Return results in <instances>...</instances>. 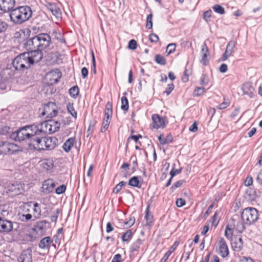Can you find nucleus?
<instances>
[{"instance_id":"obj_1","label":"nucleus","mask_w":262,"mask_h":262,"mask_svg":"<svg viewBox=\"0 0 262 262\" xmlns=\"http://www.w3.org/2000/svg\"><path fill=\"white\" fill-rule=\"evenodd\" d=\"M29 32L30 31L28 29L27 30V34L22 30L17 32V49H34L36 51L35 54L37 55V56L39 55L42 58L43 56V52L47 53L54 50L53 42L48 33H40L28 39Z\"/></svg>"},{"instance_id":"obj_2","label":"nucleus","mask_w":262,"mask_h":262,"mask_svg":"<svg viewBox=\"0 0 262 262\" xmlns=\"http://www.w3.org/2000/svg\"><path fill=\"white\" fill-rule=\"evenodd\" d=\"M37 132L38 127L35 124L20 127L17 129V141L29 140L31 142L33 137L37 136Z\"/></svg>"},{"instance_id":"obj_3","label":"nucleus","mask_w":262,"mask_h":262,"mask_svg":"<svg viewBox=\"0 0 262 262\" xmlns=\"http://www.w3.org/2000/svg\"><path fill=\"white\" fill-rule=\"evenodd\" d=\"M26 51L22 53H19L17 55V63L19 62H25L26 64L30 67L31 65L35 63L39 62L42 58L40 56L37 55L35 54V51L34 49L27 50L25 49Z\"/></svg>"},{"instance_id":"obj_4","label":"nucleus","mask_w":262,"mask_h":262,"mask_svg":"<svg viewBox=\"0 0 262 262\" xmlns=\"http://www.w3.org/2000/svg\"><path fill=\"white\" fill-rule=\"evenodd\" d=\"M15 3V0H0V10L5 12L10 11V20L14 24H16V8H13Z\"/></svg>"},{"instance_id":"obj_5","label":"nucleus","mask_w":262,"mask_h":262,"mask_svg":"<svg viewBox=\"0 0 262 262\" xmlns=\"http://www.w3.org/2000/svg\"><path fill=\"white\" fill-rule=\"evenodd\" d=\"M241 217L245 224L251 225L257 220L258 218V211L254 208L247 207L243 210Z\"/></svg>"},{"instance_id":"obj_6","label":"nucleus","mask_w":262,"mask_h":262,"mask_svg":"<svg viewBox=\"0 0 262 262\" xmlns=\"http://www.w3.org/2000/svg\"><path fill=\"white\" fill-rule=\"evenodd\" d=\"M17 24L26 21L32 15L31 9L28 6H17Z\"/></svg>"},{"instance_id":"obj_7","label":"nucleus","mask_w":262,"mask_h":262,"mask_svg":"<svg viewBox=\"0 0 262 262\" xmlns=\"http://www.w3.org/2000/svg\"><path fill=\"white\" fill-rule=\"evenodd\" d=\"M57 113V106L56 103L53 102H49L44 105L41 115H46L47 118H52L55 117Z\"/></svg>"},{"instance_id":"obj_8","label":"nucleus","mask_w":262,"mask_h":262,"mask_svg":"<svg viewBox=\"0 0 262 262\" xmlns=\"http://www.w3.org/2000/svg\"><path fill=\"white\" fill-rule=\"evenodd\" d=\"M216 251L223 258L227 257L229 255V248L226 242L223 237L219 238Z\"/></svg>"},{"instance_id":"obj_9","label":"nucleus","mask_w":262,"mask_h":262,"mask_svg":"<svg viewBox=\"0 0 262 262\" xmlns=\"http://www.w3.org/2000/svg\"><path fill=\"white\" fill-rule=\"evenodd\" d=\"M28 144L31 149H34L38 151L46 149L44 146V138L41 136H36L33 137L32 141Z\"/></svg>"},{"instance_id":"obj_10","label":"nucleus","mask_w":262,"mask_h":262,"mask_svg":"<svg viewBox=\"0 0 262 262\" xmlns=\"http://www.w3.org/2000/svg\"><path fill=\"white\" fill-rule=\"evenodd\" d=\"M152 128L158 129L159 128H164L166 125V119L165 117H162L159 115L155 114L152 115Z\"/></svg>"},{"instance_id":"obj_11","label":"nucleus","mask_w":262,"mask_h":262,"mask_svg":"<svg viewBox=\"0 0 262 262\" xmlns=\"http://www.w3.org/2000/svg\"><path fill=\"white\" fill-rule=\"evenodd\" d=\"M61 76V72L59 69H56L55 71L50 72L47 74V77L49 80V84L53 85L57 83Z\"/></svg>"},{"instance_id":"obj_12","label":"nucleus","mask_w":262,"mask_h":262,"mask_svg":"<svg viewBox=\"0 0 262 262\" xmlns=\"http://www.w3.org/2000/svg\"><path fill=\"white\" fill-rule=\"evenodd\" d=\"M52 125H51V124L49 123V120L42 122L40 124V128H38L37 136L44 135L46 134H53V130H52Z\"/></svg>"},{"instance_id":"obj_13","label":"nucleus","mask_w":262,"mask_h":262,"mask_svg":"<svg viewBox=\"0 0 262 262\" xmlns=\"http://www.w3.org/2000/svg\"><path fill=\"white\" fill-rule=\"evenodd\" d=\"M112 104L110 102H107L105 108L104 118L103 121V124H106L110 125L111 120L112 116Z\"/></svg>"},{"instance_id":"obj_14","label":"nucleus","mask_w":262,"mask_h":262,"mask_svg":"<svg viewBox=\"0 0 262 262\" xmlns=\"http://www.w3.org/2000/svg\"><path fill=\"white\" fill-rule=\"evenodd\" d=\"M55 187V183L53 179H48L44 181L42 184V191L45 193H49L53 191Z\"/></svg>"},{"instance_id":"obj_15","label":"nucleus","mask_w":262,"mask_h":262,"mask_svg":"<svg viewBox=\"0 0 262 262\" xmlns=\"http://www.w3.org/2000/svg\"><path fill=\"white\" fill-rule=\"evenodd\" d=\"M16 151V144L5 142L0 154H12Z\"/></svg>"},{"instance_id":"obj_16","label":"nucleus","mask_w":262,"mask_h":262,"mask_svg":"<svg viewBox=\"0 0 262 262\" xmlns=\"http://www.w3.org/2000/svg\"><path fill=\"white\" fill-rule=\"evenodd\" d=\"M257 196L258 195L256 190L254 188L251 187L248 188L245 190V193L244 194L245 199L247 201L250 202L255 201Z\"/></svg>"},{"instance_id":"obj_17","label":"nucleus","mask_w":262,"mask_h":262,"mask_svg":"<svg viewBox=\"0 0 262 262\" xmlns=\"http://www.w3.org/2000/svg\"><path fill=\"white\" fill-rule=\"evenodd\" d=\"M46 7L57 18H61V10L55 3H48Z\"/></svg>"},{"instance_id":"obj_18","label":"nucleus","mask_w":262,"mask_h":262,"mask_svg":"<svg viewBox=\"0 0 262 262\" xmlns=\"http://www.w3.org/2000/svg\"><path fill=\"white\" fill-rule=\"evenodd\" d=\"M44 146L47 150L54 149L57 146V140L54 137L44 138Z\"/></svg>"},{"instance_id":"obj_19","label":"nucleus","mask_w":262,"mask_h":262,"mask_svg":"<svg viewBox=\"0 0 262 262\" xmlns=\"http://www.w3.org/2000/svg\"><path fill=\"white\" fill-rule=\"evenodd\" d=\"M13 228L12 223L11 222L3 220L0 217V232H9Z\"/></svg>"},{"instance_id":"obj_20","label":"nucleus","mask_w":262,"mask_h":262,"mask_svg":"<svg viewBox=\"0 0 262 262\" xmlns=\"http://www.w3.org/2000/svg\"><path fill=\"white\" fill-rule=\"evenodd\" d=\"M40 166L42 169L47 171H51L54 167V162L52 159H45L40 161Z\"/></svg>"},{"instance_id":"obj_21","label":"nucleus","mask_w":262,"mask_h":262,"mask_svg":"<svg viewBox=\"0 0 262 262\" xmlns=\"http://www.w3.org/2000/svg\"><path fill=\"white\" fill-rule=\"evenodd\" d=\"M231 247L233 250L236 252L240 251L243 247V242L242 238L241 237H236L234 240H232Z\"/></svg>"},{"instance_id":"obj_22","label":"nucleus","mask_w":262,"mask_h":262,"mask_svg":"<svg viewBox=\"0 0 262 262\" xmlns=\"http://www.w3.org/2000/svg\"><path fill=\"white\" fill-rule=\"evenodd\" d=\"M17 261L18 262H32L31 253L28 251H24L17 258Z\"/></svg>"},{"instance_id":"obj_23","label":"nucleus","mask_w":262,"mask_h":262,"mask_svg":"<svg viewBox=\"0 0 262 262\" xmlns=\"http://www.w3.org/2000/svg\"><path fill=\"white\" fill-rule=\"evenodd\" d=\"M32 202H28L26 203L19 202L17 203V207L19 208V212L22 211L27 213L30 211V209L32 207Z\"/></svg>"},{"instance_id":"obj_24","label":"nucleus","mask_w":262,"mask_h":262,"mask_svg":"<svg viewBox=\"0 0 262 262\" xmlns=\"http://www.w3.org/2000/svg\"><path fill=\"white\" fill-rule=\"evenodd\" d=\"M51 243V238L50 236H47L41 239L38 244V247L41 249H50V245Z\"/></svg>"},{"instance_id":"obj_25","label":"nucleus","mask_w":262,"mask_h":262,"mask_svg":"<svg viewBox=\"0 0 262 262\" xmlns=\"http://www.w3.org/2000/svg\"><path fill=\"white\" fill-rule=\"evenodd\" d=\"M75 138L71 137L68 139L63 144L62 148L63 150L68 152L70 151L72 147L73 146L74 142H75Z\"/></svg>"},{"instance_id":"obj_26","label":"nucleus","mask_w":262,"mask_h":262,"mask_svg":"<svg viewBox=\"0 0 262 262\" xmlns=\"http://www.w3.org/2000/svg\"><path fill=\"white\" fill-rule=\"evenodd\" d=\"M128 184L130 186L137 187L138 188H141L142 186V183L140 182L138 176H134L132 177L129 180Z\"/></svg>"},{"instance_id":"obj_27","label":"nucleus","mask_w":262,"mask_h":262,"mask_svg":"<svg viewBox=\"0 0 262 262\" xmlns=\"http://www.w3.org/2000/svg\"><path fill=\"white\" fill-rule=\"evenodd\" d=\"M49 223L45 220L38 222L35 226V230L37 231H45L47 228V224Z\"/></svg>"},{"instance_id":"obj_28","label":"nucleus","mask_w":262,"mask_h":262,"mask_svg":"<svg viewBox=\"0 0 262 262\" xmlns=\"http://www.w3.org/2000/svg\"><path fill=\"white\" fill-rule=\"evenodd\" d=\"M142 241L141 239H138L130 246V252L132 254H135V252L138 251L140 246L142 244Z\"/></svg>"},{"instance_id":"obj_29","label":"nucleus","mask_w":262,"mask_h":262,"mask_svg":"<svg viewBox=\"0 0 262 262\" xmlns=\"http://www.w3.org/2000/svg\"><path fill=\"white\" fill-rule=\"evenodd\" d=\"M53 35H54V39L58 40L62 43H66V41L64 38L63 35L59 32L57 31L56 30H54L53 31Z\"/></svg>"},{"instance_id":"obj_30","label":"nucleus","mask_w":262,"mask_h":262,"mask_svg":"<svg viewBox=\"0 0 262 262\" xmlns=\"http://www.w3.org/2000/svg\"><path fill=\"white\" fill-rule=\"evenodd\" d=\"M32 215L30 213L26 214L21 213V212H19L17 214V220H20L22 222H27L31 220Z\"/></svg>"},{"instance_id":"obj_31","label":"nucleus","mask_w":262,"mask_h":262,"mask_svg":"<svg viewBox=\"0 0 262 262\" xmlns=\"http://www.w3.org/2000/svg\"><path fill=\"white\" fill-rule=\"evenodd\" d=\"M33 214L35 218H38L41 215V208L37 203H33Z\"/></svg>"},{"instance_id":"obj_32","label":"nucleus","mask_w":262,"mask_h":262,"mask_svg":"<svg viewBox=\"0 0 262 262\" xmlns=\"http://www.w3.org/2000/svg\"><path fill=\"white\" fill-rule=\"evenodd\" d=\"M145 218L146 220V225L151 226L153 223V215L149 212L148 207L145 210Z\"/></svg>"},{"instance_id":"obj_33","label":"nucleus","mask_w":262,"mask_h":262,"mask_svg":"<svg viewBox=\"0 0 262 262\" xmlns=\"http://www.w3.org/2000/svg\"><path fill=\"white\" fill-rule=\"evenodd\" d=\"M121 109L125 112H127L129 108L128 101L126 96H123L121 98Z\"/></svg>"},{"instance_id":"obj_34","label":"nucleus","mask_w":262,"mask_h":262,"mask_svg":"<svg viewBox=\"0 0 262 262\" xmlns=\"http://www.w3.org/2000/svg\"><path fill=\"white\" fill-rule=\"evenodd\" d=\"M79 88L77 85L74 86L70 89L69 94L74 98H76L79 94Z\"/></svg>"},{"instance_id":"obj_35","label":"nucleus","mask_w":262,"mask_h":262,"mask_svg":"<svg viewBox=\"0 0 262 262\" xmlns=\"http://www.w3.org/2000/svg\"><path fill=\"white\" fill-rule=\"evenodd\" d=\"M245 224V222H243V220L242 221L238 222L237 223V224L235 226V228L237 232L242 233L245 231L246 229Z\"/></svg>"},{"instance_id":"obj_36","label":"nucleus","mask_w":262,"mask_h":262,"mask_svg":"<svg viewBox=\"0 0 262 262\" xmlns=\"http://www.w3.org/2000/svg\"><path fill=\"white\" fill-rule=\"evenodd\" d=\"M67 110H68V112L74 118H77V112L75 110V108L74 107V106H73V103H70L69 102L68 104H67Z\"/></svg>"},{"instance_id":"obj_37","label":"nucleus","mask_w":262,"mask_h":262,"mask_svg":"<svg viewBox=\"0 0 262 262\" xmlns=\"http://www.w3.org/2000/svg\"><path fill=\"white\" fill-rule=\"evenodd\" d=\"M133 232L131 230H127L122 236L123 242H128L132 238Z\"/></svg>"},{"instance_id":"obj_38","label":"nucleus","mask_w":262,"mask_h":262,"mask_svg":"<svg viewBox=\"0 0 262 262\" xmlns=\"http://www.w3.org/2000/svg\"><path fill=\"white\" fill-rule=\"evenodd\" d=\"M155 61L162 66H164L166 64V61L165 58L160 54H157L155 56Z\"/></svg>"},{"instance_id":"obj_39","label":"nucleus","mask_w":262,"mask_h":262,"mask_svg":"<svg viewBox=\"0 0 262 262\" xmlns=\"http://www.w3.org/2000/svg\"><path fill=\"white\" fill-rule=\"evenodd\" d=\"M49 123L52 125V130H53V133L57 132L60 128V124L58 121H55L53 120H49Z\"/></svg>"},{"instance_id":"obj_40","label":"nucleus","mask_w":262,"mask_h":262,"mask_svg":"<svg viewBox=\"0 0 262 262\" xmlns=\"http://www.w3.org/2000/svg\"><path fill=\"white\" fill-rule=\"evenodd\" d=\"M21 237V235L20 234L17 235V241L21 240L23 241L33 242L34 240V237L30 234H26L22 239L20 238Z\"/></svg>"},{"instance_id":"obj_41","label":"nucleus","mask_w":262,"mask_h":262,"mask_svg":"<svg viewBox=\"0 0 262 262\" xmlns=\"http://www.w3.org/2000/svg\"><path fill=\"white\" fill-rule=\"evenodd\" d=\"M233 228L230 227L229 225H227L226 227L225 231V236L228 239H230L232 238L233 235Z\"/></svg>"},{"instance_id":"obj_42","label":"nucleus","mask_w":262,"mask_h":262,"mask_svg":"<svg viewBox=\"0 0 262 262\" xmlns=\"http://www.w3.org/2000/svg\"><path fill=\"white\" fill-rule=\"evenodd\" d=\"M212 9L216 13L220 14H224L225 13L224 7L218 4L213 6Z\"/></svg>"},{"instance_id":"obj_43","label":"nucleus","mask_w":262,"mask_h":262,"mask_svg":"<svg viewBox=\"0 0 262 262\" xmlns=\"http://www.w3.org/2000/svg\"><path fill=\"white\" fill-rule=\"evenodd\" d=\"M235 47V42L234 41H230L226 46V50L228 52L232 53L234 52V49Z\"/></svg>"},{"instance_id":"obj_44","label":"nucleus","mask_w":262,"mask_h":262,"mask_svg":"<svg viewBox=\"0 0 262 262\" xmlns=\"http://www.w3.org/2000/svg\"><path fill=\"white\" fill-rule=\"evenodd\" d=\"M185 182V181L184 180H180L178 181L171 186L170 187V190L171 192H173L176 189L181 187Z\"/></svg>"},{"instance_id":"obj_45","label":"nucleus","mask_w":262,"mask_h":262,"mask_svg":"<svg viewBox=\"0 0 262 262\" xmlns=\"http://www.w3.org/2000/svg\"><path fill=\"white\" fill-rule=\"evenodd\" d=\"M176 45L175 43H169L167 46V47L166 48V52L167 53V55H169L170 54L173 53L176 50Z\"/></svg>"},{"instance_id":"obj_46","label":"nucleus","mask_w":262,"mask_h":262,"mask_svg":"<svg viewBox=\"0 0 262 262\" xmlns=\"http://www.w3.org/2000/svg\"><path fill=\"white\" fill-rule=\"evenodd\" d=\"M230 105V101L228 99H225L222 103L219 104L216 107L219 110H223L227 108Z\"/></svg>"},{"instance_id":"obj_47","label":"nucleus","mask_w":262,"mask_h":262,"mask_svg":"<svg viewBox=\"0 0 262 262\" xmlns=\"http://www.w3.org/2000/svg\"><path fill=\"white\" fill-rule=\"evenodd\" d=\"M152 14L151 13L147 15L146 18V28L148 29H150L152 27Z\"/></svg>"},{"instance_id":"obj_48","label":"nucleus","mask_w":262,"mask_h":262,"mask_svg":"<svg viewBox=\"0 0 262 262\" xmlns=\"http://www.w3.org/2000/svg\"><path fill=\"white\" fill-rule=\"evenodd\" d=\"M135 217H134V216L130 217L128 221L124 222V227L126 228H130L135 224Z\"/></svg>"},{"instance_id":"obj_49","label":"nucleus","mask_w":262,"mask_h":262,"mask_svg":"<svg viewBox=\"0 0 262 262\" xmlns=\"http://www.w3.org/2000/svg\"><path fill=\"white\" fill-rule=\"evenodd\" d=\"M205 91V89L203 87H196L194 91V96H200Z\"/></svg>"},{"instance_id":"obj_50","label":"nucleus","mask_w":262,"mask_h":262,"mask_svg":"<svg viewBox=\"0 0 262 262\" xmlns=\"http://www.w3.org/2000/svg\"><path fill=\"white\" fill-rule=\"evenodd\" d=\"M208 82L209 78L208 76L205 74H202L200 78V84L206 85L208 84Z\"/></svg>"},{"instance_id":"obj_51","label":"nucleus","mask_w":262,"mask_h":262,"mask_svg":"<svg viewBox=\"0 0 262 262\" xmlns=\"http://www.w3.org/2000/svg\"><path fill=\"white\" fill-rule=\"evenodd\" d=\"M137 46L138 44L137 41L134 39H131L128 42V48L129 49L134 50L137 49Z\"/></svg>"},{"instance_id":"obj_52","label":"nucleus","mask_w":262,"mask_h":262,"mask_svg":"<svg viewBox=\"0 0 262 262\" xmlns=\"http://www.w3.org/2000/svg\"><path fill=\"white\" fill-rule=\"evenodd\" d=\"M211 13L212 11L210 10L204 12L203 14V18L205 20L206 22L208 23L210 21Z\"/></svg>"},{"instance_id":"obj_53","label":"nucleus","mask_w":262,"mask_h":262,"mask_svg":"<svg viewBox=\"0 0 262 262\" xmlns=\"http://www.w3.org/2000/svg\"><path fill=\"white\" fill-rule=\"evenodd\" d=\"M11 128L7 126H5L2 127L0 129V134L6 135L7 134H9L10 133V130Z\"/></svg>"},{"instance_id":"obj_54","label":"nucleus","mask_w":262,"mask_h":262,"mask_svg":"<svg viewBox=\"0 0 262 262\" xmlns=\"http://www.w3.org/2000/svg\"><path fill=\"white\" fill-rule=\"evenodd\" d=\"M149 39L151 42L157 43L159 40V36L155 33H151L149 35Z\"/></svg>"},{"instance_id":"obj_55","label":"nucleus","mask_w":262,"mask_h":262,"mask_svg":"<svg viewBox=\"0 0 262 262\" xmlns=\"http://www.w3.org/2000/svg\"><path fill=\"white\" fill-rule=\"evenodd\" d=\"M66 190V186L64 185H61L56 189L55 192L58 194H60L64 193Z\"/></svg>"},{"instance_id":"obj_56","label":"nucleus","mask_w":262,"mask_h":262,"mask_svg":"<svg viewBox=\"0 0 262 262\" xmlns=\"http://www.w3.org/2000/svg\"><path fill=\"white\" fill-rule=\"evenodd\" d=\"M186 204V201L184 199L182 198L177 199L176 201V204L178 207H182Z\"/></svg>"},{"instance_id":"obj_57","label":"nucleus","mask_w":262,"mask_h":262,"mask_svg":"<svg viewBox=\"0 0 262 262\" xmlns=\"http://www.w3.org/2000/svg\"><path fill=\"white\" fill-rule=\"evenodd\" d=\"M174 86L172 83L168 84V87L166 88L164 93H166L167 95H169L172 91V90L174 89Z\"/></svg>"},{"instance_id":"obj_58","label":"nucleus","mask_w":262,"mask_h":262,"mask_svg":"<svg viewBox=\"0 0 262 262\" xmlns=\"http://www.w3.org/2000/svg\"><path fill=\"white\" fill-rule=\"evenodd\" d=\"M182 170V168H180L179 169H175L173 168L170 172V174L172 178L174 177L176 175L179 174Z\"/></svg>"},{"instance_id":"obj_59","label":"nucleus","mask_w":262,"mask_h":262,"mask_svg":"<svg viewBox=\"0 0 262 262\" xmlns=\"http://www.w3.org/2000/svg\"><path fill=\"white\" fill-rule=\"evenodd\" d=\"M245 185L246 186H250L253 184V178L251 176H248L244 182Z\"/></svg>"},{"instance_id":"obj_60","label":"nucleus","mask_w":262,"mask_h":262,"mask_svg":"<svg viewBox=\"0 0 262 262\" xmlns=\"http://www.w3.org/2000/svg\"><path fill=\"white\" fill-rule=\"evenodd\" d=\"M180 242L178 241H176L174 242L173 244L171 246V247L170 248L169 250L168 251V252H170V253L171 254L177 248Z\"/></svg>"},{"instance_id":"obj_61","label":"nucleus","mask_w":262,"mask_h":262,"mask_svg":"<svg viewBox=\"0 0 262 262\" xmlns=\"http://www.w3.org/2000/svg\"><path fill=\"white\" fill-rule=\"evenodd\" d=\"M5 74L9 75V77L11 78L14 76L15 72V70H11L10 69H6L4 71Z\"/></svg>"},{"instance_id":"obj_62","label":"nucleus","mask_w":262,"mask_h":262,"mask_svg":"<svg viewBox=\"0 0 262 262\" xmlns=\"http://www.w3.org/2000/svg\"><path fill=\"white\" fill-rule=\"evenodd\" d=\"M112 262H121V255L117 254L113 257Z\"/></svg>"},{"instance_id":"obj_63","label":"nucleus","mask_w":262,"mask_h":262,"mask_svg":"<svg viewBox=\"0 0 262 262\" xmlns=\"http://www.w3.org/2000/svg\"><path fill=\"white\" fill-rule=\"evenodd\" d=\"M256 181L259 185L262 186V169L259 171L257 174Z\"/></svg>"},{"instance_id":"obj_64","label":"nucleus","mask_w":262,"mask_h":262,"mask_svg":"<svg viewBox=\"0 0 262 262\" xmlns=\"http://www.w3.org/2000/svg\"><path fill=\"white\" fill-rule=\"evenodd\" d=\"M239 262H254V261L250 257L243 256L241 258Z\"/></svg>"}]
</instances>
